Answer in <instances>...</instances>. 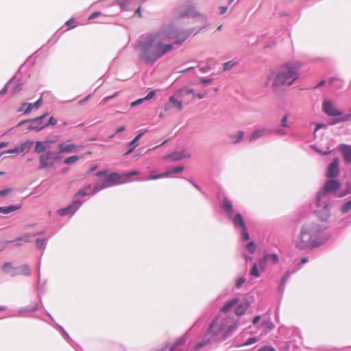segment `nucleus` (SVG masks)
<instances>
[{
    "label": "nucleus",
    "instance_id": "obj_47",
    "mask_svg": "<svg viewBox=\"0 0 351 351\" xmlns=\"http://www.w3.org/2000/svg\"><path fill=\"white\" fill-rule=\"evenodd\" d=\"M180 156L182 157V159L186 158H190L191 156V152L189 149H182V150L180 151Z\"/></svg>",
    "mask_w": 351,
    "mask_h": 351
},
{
    "label": "nucleus",
    "instance_id": "obj_46",
    "mask_svg": "<svg viewBox=\"0 0 351 351\" xmlns=\"http://www.w3.org/2000/svg\"><path fill=\"white\" fill-rule=\"evenodd\" d=\"M184 338H180L179 339H178L176 341V342L174 343V345H173L171 348H170V351H175L176 350V348L180 346V345H182L184 343Z\"/></svg>",
    "mask_w": 351,
    "mask_h": 351
},
{
    "label": "nucleus",
    "instance_id": "obj_57",
    "mask_svg": "<svg viewBox=\"0 0 351 351\" xmlns=\"http://www.w3.org/2000/svg\"><path fill=\"white\" fill-rule=\"evenodd\" d=\"M117 93H115V94H114V95H111V96H108V97H106L104 98V99H102V101H101V104H102V105H105V104H106V102H107L110 99H112V98H113V97H116V96H117Z\"/></svg>",
    "mask_w": 351,
    "mask_h": 351
},
{
    "label": "nucleus",
    "instance_id": "obj_20",
    "mask_svg": "<svg viewBox=\"0 0 351 351\" xmlns=\"http://www.w3.org/2000/svg\"><path fill=\"white\" fill-rule=\"evenodd\" d=\"M17 270L13 273H12V276H17V275H23L29 276L31 274V270L27 265H23L18 267H16Z\"/></svg>",
    "mask_w": 351,
    "mask_h": 351
},
{
    "label": "nucleus",
    "instance_id": "obj_7",
    "mask_svg": "<svg viewBox=\"0 0 351 351\" xmlns=\"http://www.w3.org/2000/svg\"><path fill=\"white\" fill-rule=\"evenodd\" d=\"M340 187V183L337 180H327L323 188L318 192L317 197L330 201V195Z\"/></svg>",
    "mask_w": 351,
    "mask_h": 351
},
{
    "label": "nucleus",
    "instance_id": "obj_29",
    "mask_svg": "<svg viewBox=\"0 0 351 351\" xmlns=\"http://www.w3.org/2000/svg\"><path fill=\"white\" fill-rule=\"evenodd\" d=\"M47 149V146L45 145V143L43 141H37L36 143V146L34 148V152L36 153H42Z\"/></svg>",
    "mask_w": 351,
    "mask_h": 351
},
{
    "label": "nucleus",
    "instance_id": "obj_48",
    "mask_svg": "<svg viewBox=\"0 0 351 351\" xmlns=\"http://www.w3.org/2000/svg\"><path fill=\"white\" fill-rule=\"evenodd\" d=\"M119 4L123 9H128L130 5L129 0H121L119 1Z\"/></svg>",
    "mask_w": 351,
    "mask_h": 351
},
{
    "label": "nucleus",
    "instance_id": "obj_4",
    "mask_svg": "<svg viewBox=\"0 0 351 351\" xmlns=\"http://www.w3.org/2000/svg\"><path fill=\"white\" fill-rule=\"evenodd\" d=\"M174 16L176 19L191 16L195 19L196 21L201 22L202 25L197 27L195 34H197L199 30L208 25L206 15L197 12L195 9V5L189 1L186 2L176 8L174 11Z\"/></svg>",
    "mask_w": 351,
    "mask_h": 351
},
{
    "label": "nucleus",
    "instance_id": "obj_35",
    "mask_svg": "<svg viewBox=\"0 0 351 351\" xmlns=\"http://www.w3.org/2000/svg\"><path fill=\"white\" fill-rule=\"evenodd\" d=\"M261 326L268 330H272L274 328V324L269 319H264L261 323Z\"/></svg>",
    "mask_w": 351,
    "mask_h": 351
},
{
    "label": "nucleus",
    "instance_id": "obj_60",
    "mask_svg": "<svg viewBox=\"0 0 351 351\" xmlns=\"http://www.w3.org/2000/svg\"><path fill=\"white\" fill-rule=\"evenodd\" d=\"M315 150L317 152H319V153H320L321 154H322L324 156H326V155H328V154H329L330 153V151H329V150L322 152V149H319L318 148H316V147H315Z\"/></svg>",
    "mask_w": 351,
    "mask_h": 351
},
{
    "label": "nucleus",
    "instance_id": "obj_6",
    "mask_svg": "<svg viewBox=\"0 0 351 351\" xmlns=\"http://www.w3.org/2000/svg\"><path fill=\"white\" fill-rule=\"evenodd\" d=\"M316 205L319 210L315 211L317 217L322 221H327L330 217L331 201L317 197Z\"/></svg>",
    "mask_w": 351,
    "mask_h": 351
},
{
    "label": "nucleus",
    "instance_id": "obj_44",
    "mask_svg": "<svg viewBox=\"0 0 351 351\" xmlns=\"http://www.w3.org/2000/svg\"><path fill=\"white\" fill-rule=\"evenodd\" d=\"M91 189V186L90 185H87L86 186H85L84 188L80 189L77 193L76 194V195H80V196H86L87 195H88V192H87V190H89Z\"/></svg>",
    "mask_w": 351,
    "mask_h": 351
},
{
    "label": "nucleus",
    "instance_id": "obj_10",
    "mask_svg": "<svg viewBox=\"0 0 351 351\" xmlns=\"http://www.w3.org/2000/svg\"><path fill=\"white\" fill-rule=\"evenodd\" d=\"M220 204L221 209L225 213L228 218L234 223L235 215L234 214L232 202L228 197L224 196L221 199H220Z\"/></svg>",
    "mask_w": 351,
    "mask_h": 351
},
{
    "label": "nucleus",
    "instance_id": "obj_9",
    "mask_svg": "<svg viewBox=\"0 0 351 351\" xmlns=\"http://www.w3.org/2000/svg\"><path fill=\"white\" fill-rule=\"evenodd\" d=\"M47 115V113H45L44 114L34 119L21 121L19 123V125H21L24 123H29V125L27 126V129L29 130L40 131L47 127V125H45L43 121Z\"/></svg>",
    "mask_w": 351,
    "mask_h": 351
},
{
    "label": "nucleus",
    "instance_id": "obj_8",
    "mask_svg": "<svg viewBox=\"0 0 351 351\" xmlns=\"http://www.w3.org/2000/svg\"><path fill=\"white\" fill-rule=\"evenodd\" d=\"M121 182V176L119 174H118L117 173H112L106 177L104 182L102 184H101V185L97 184L95 186L94 189H93L94 193H96L104 188L112 186H114L117 184H120Z\"/></svg>",
    "mask_w": 351,
    "mask_h": 351
},
{
    "label": "nucleus",
    "instance_id": "obj_55",
    "mask_svg": "<svg viewBox=\"0 0 351 351\" xmlns=\"http://www.w3.org/2000/svg\"><path fill=\"white\" fill-rule=\"evenodd\" d=\"M11 192H12V189L7 188L5 189L0 191V196L7 195L10 194Z\"/></svg>",
    "mask_w": 351,
    "mask_h": 351
},
{
    "label": "nucleus",
    "instance_id": "obj_1",
    "mask_svg": "<svg viewBox=\"0 0 351 351\" xmlns=\"http://www.w3.org/2000/svg\"><path fill=\"white\" fill-rule=\"evenodd\" d=\"M193 32V29H180L175 22L163 24L160 29L142 34L136 41V49L140 58L148 64H154L173 49V43H166L176 40L180 45Z\"/></svg>",
    "mask_w": 351,
    "mask_h": 351
},
{
    "label": "nucleus",
    "instance_id": "obj_12",
    "mask_svg": "<svg viewBox=\"0 0 351 351\" xmlns=\"http://www.w3.org/2000/svg\"><path fill=\"white\" fill-rule=\"evenodd\" d=\"M322 110L325 114L330 117L339 118L343 116V112L338 110L334 104L329 101H324L322 104Z\"/></svg>",
    "mask_w": 351,
    "mask_h": 351
},
{
    "label": "nucleus",
    "instance_id": "obj_24",
    "mask_svg": "<svg viewBox=\"0 0 351 351\" xmlns=\"http://www.w3.org/2000/svg\"><path fill=\"white\" fill-rule=\"evenodd\" d=\"M243 136H244V132L243 131H238L237 133L232 134L230 136V138H231L232 142L234 144H237L243 139Z\"/></svg>",
    "mask_w": 351,
    "mask_h": 351
},
{
    "label": "nucleus",
    "instance_id": "obj_27",
    "mask_svg": "<svg viewBox=\"0 0 351 351\" xmlns=\"http://www.w3.org/2000/svg\"><path fill=\"white\" fill-rule=\"evenodd\" d=\"M20 208L19 206H9L8 207H0V213L3 214H8L11 212L17 210Z\"/></svg>",
    "mask_w": 351,
    "mask_h": 351
},
{
    "label": "nucleus",
    "instance_id": "obj_21",
    "mask_svg": "<svg viewBox=\"0 0 351 351\" xmlns=\"http://www.w3.org/2000/svg\"><path fill=\"white\" fill-rule=\"evenodd\" d=\"M351 121V108L345 114L343 113V116L339 118H336L332 123V124H336L341 122H348Z\"/></svg>",
    "mask_w": 351,
    "mask_h": 351
},
{
    "label": "nucleus",
    "instance_id": "obj_15",
    "mask_svg": "<svg viewBox=\"0 0 351 351\" xmlns=\"http://www.w3.org/2000/svg\"><path fill=\"white\" fill-rule=\"evenodd\" d=\"M271 133V129L267 128H263L261 129H257L255 131H254L250 138V141L252 142L258 138H261L264 135L269 134Z\"/></svg>",
    "mask_w": 351,
    "mask_h": 351
},
{
    "label": "nucleus",
    "instance_id": "obj_16",
    "mask_svg": "<svg viewBox=\"0 0 351 351\" xmlns=\"http://www.w3.org/2000/svg\"><path fill=\"white\" fill-rule=\"evenodd\" d=\"M176 94L170 97L168 103L165 107V110H167L170 108H177L179 110L182 109V102L176 99Z\"/></svg>",
    "mask_w": 351,
    "mask_h": 351
},
{
    "label": "nucleus",
    "instance_id": "obj_50",
    "mask_svg": "<svg viewBox=\"0 0 351 351\" xmlns=\"http://www.w3.org/2000/svg\"><path fill=\"white\" fill-rule=\"evenodd\" d=\"M43 104L42 98H40L38 100H37L34 104H29L32 109L33 108H39Z\"/></svg>",
    "mask_w": 351,
    "mask_h": 351
},
{
    "label": "nucleus",
    "instance_id": "obj_19",
    "mask_svg": "<svg viewBox=\"0 0 351 351\" xmlns=\"http://www.w3.org/2000/svg\"><path fill=\"white\" fill-rule=\"evenodd\" d=\"M340 150L345 161L351 163V145H342Z\"/></svg>",
    "mask_w": 351,
    "mask_h": 351
},
{
    "label": "nucleus",
    "instance_id": "obj_62",
    "mask_svg": "<svg viewBox=\"0 0 351 351\" xmlns=\"http://www.w3.org/2000/svg\"><path fill=\"white\" fill-rule=\"evenodd\" d=\"M19 152V149L18 148H14V149L8 150L5 152H3L2 154H4V153L15 154V153H18Z\"/></svg>",
    "mask_w": 351,
    "mask_h": 351
},
{
    "label": "nucleus",
    "instance_id": "obj_28",
    "mask_svg": "<svg viewBox=\"0 0 351 351\" xmlns=\"http://www.w3.org/2000/svg\"><path fill=\"white\" fill-rule=\"evenodd\" d=\"M267 262L271 264H276L278 262L279 258L276 254H267L265 255Z\"/></svg>",
    "mask_w": 351,
    "mask_h": 351
},
{
    "label": "nucleus",
    "instance_id": "obj_51",
    "mask_svg": "<svg viewBox=\"0 0 351 351\" xmlns=\"http://www.w3.org/2000/svg\"><path fill=\"white\" fill-rule=\"evenodd\" d=\"M256 351H276V350L270 346H263Z\"/></svg>",
    "mask_w": 351,
    "mask_h": 351
},
{
    "label": "nucleus",
    "instance_id": "obj_30",
    "mask_svg": "<svg viewBox=\"0 0 351 351\" xmlns=\"http://www.w3.org/2000/svg\"><path fill=\"white\" fill-rule=\"evenodd\" d=\"M166 158L167 160H171V161H177L182 159V157L180 156V151L174 152L173 153L169 154L166 156Z\"/></svg>",
    "mask_w": 351,
    "mask_h": 351
},
{
    "label": "nucleus",
    "instance_id": "obj_49",
    "mask_svg": "<svg viewBox=\"0 0 351 351\" xmlns=\"http://www.w3.org/2000/svg\"><path fill=\"white\" fill-rule=\"evenodd\" d=\"M22 109L24 110L25 114H29L32 111V108L30 107L29 104L27 103H23L21 106Z\"/></svg>",
    "mask_w": 351,
    "mask_h": 351
},
{
    "label": "nucleus",
    "instance_id": "obj_39",
    "mask_svg": "<svg viewBox=\"0 0 351 351\" xmlns=\"http://www.w3.org/2000/svg\"><path fill=\"white\" fill-rule=\"evenodd\" d=\"M236 64L237 62L232 60L225 62L223 64V71L230 70Z\"/></svg>",
    "mask_w": 351,
    "mask_h": 351
},
{
    "label": "nucleus",
    "instance_id": "obj_23",
    "mask_svg": "<svg viewBox=\"0 0 351 351\" xmlns=\"http://www.w3.org/2000/svg\"><path fill=\"white\" fill-rule=\"evenodd\" d=\"M189 94H193V90L188 87H184L178 90L176 92V95L177 96V97H184V96Z\"/></svg>",
    "mask_w": 351,
    "mask_h": 351
},
{
    "label": "nucleus",
    "instance_id": "obj_26",
    "mask_svg": "<svg viewBox=\"0 0 351 351\" xmlns=\"http://www.w3.org/2000/svg\"><path fill=\"white\" fill-rule=\"evenodd\" d=\"M2 270L8 274H10L16 271L17 270L16 267H14L11 263H5L2 266Z\"/></svg>",
    "mask_w": 351,
    "mask_h": 351
},
{
    "label": "nucleus",
    "instance_id": "obj_59",
    "mask_svg": "<svg viewBox=\"0 0 351 351\" xmlns=\"http://www.w3.org/2000/svg\"><path fill=\"white\" fill-rule=\"evenodd\" d=\"M43 143H45V145L47 146V149H48L50 147L51 144L56 143V140L45 141H43Z\"/></svg>",
    "mask_w": 351,
    "mask_h": 351
},
{
    "label": "nucleus",
    "instance_id": "obj_34",
    "mask_svg": "<svg viewBox=\"0 0 351 351\" xmlns=\"http://www.w3.org/2000/svg\"><path fill=\"white\" fill-rule=\"evenodd\" d=\"M351 209V199L344 203L341 207V211L343 213H347Z\"/></svg>",
    "mask_w": 351,
    "mask_h": 351
},
{
    "label": "nucleus",
    "instance_id": "obj_17",
    "mask_svg": "<svg viewBox=\"0 0 351 351\" xmlns=\"http://www.w3.org/2000/svg\"><path fill=\"white\" fill-rule=\"evenodd\" d=\"M78 146H77L75 144L71 143V144H66V143H61L58 145V153L59 154H63V153H73L75 152L77 149Z\"/></svg>",
    "mask_w": 351,
    "mask_h": 351
},
{
    "label": "nucleus",
    "instance_id": "obj_56",
    "mask_svg": "<svg viewBox=\"0 0 351 351\" xmlns=\"http://www.w3.org/2000/svg\"><path fill=\"white\" fill-rule=\"evenodd\" d=\"M213 79L212 78H206V77H202L201 78V83L207 85L212 82Z\"/></svg>",
    "mask_w": 351,
    "mask_h": 351
},
{
    "label": "nucleus",
    "instance_id": "obj_64",
    "mask_svg": "<svg viewBox=\"0 0 351 351\" xmlns=\"http://www.w3.org/2000/svg\"><path fill=\"white\" fill-rule=\"evenodd\" d=\"M134 15L138 16V17H141V8L138 7L134 12Z\"/></svg>",
    "mask_w": 351,
    "mask_h": 351
},
{
    "label": "nucleus",
    "instance_id": "obj_52",
    "mask_svg": "<svg viewBox=\"0 0 351 351\" xmlns=\"http://www.w3.org/2000/svg\"><path fill=\"white\" fill-rule=\"evenodd\" d=\"M36 245L38 248L42 249L45 245V239H37L36 241Z\"/></svg>",
    "mask_w": 351,
    "mask_h": 351
},
{
    "label": "nucleus",
    "instance_id": "obj_38",
    "mask_svg": "<svg viewBox=\"0 0 351 351\" xmlns=\"http://www.w3.org/2000/svg\"><path fill=\"white\" fill-rule=\"evenodd\" d=\"M246 279L243 276L239 277L235 280V287L237 289H240L243 285L245 282Z\"/></svg>",
    "mask_w": 351,
    "mask_h": 351
},
{
    "label": "nucleus",
    "instance_id": "obj_43",
    "mask_svg": "<svg viewBox=\"0 0 351 351\" xmlns=\"http://www.w3.org/2000/svg\"><path fill=\"white\" fill-rule=\"evenodd\" d=\"M245 249L251 254H253L256 250V245L253 241H250L245 245Z\"/></svg>",
    "mask_w": 351,
    "mask_h": 351
},
{
    "label": "nucleus",
    "instance_id": "obj_13",
    "mask_svg": "<svg viewBox=\"0 0 351 351\" xmlns=\"http://www.w3.org/2000/svg\"><path fill=\"white\" fill-rule=\"evenodd\" d=\"M184 169V167L183 166H178L176 167H171L169 168L166 173H159L156 175H151L148 176L146 180H156L159 178H166L168 177L170 174L172 173H182Z\"/></svg>",
    "mask_w": 351,
    "mask_h": 351
},
{
    "label": "nucleus",
    "instance_id": "obj_53",
    "mask_svg": "<svg viewBox=\"0 0 351 351\" xmlns=\"http://www.w3.org/2000/svg\"><path fill=\"white\" fill-rule=\"evenodd\" d=\"M58 213L60 215H66V214H71V210L70 208H69V206H67L66 208H62V209H60Z\"/></svg>",
    "mask_w": 351,
    "mask_h": 351
},
{
    "label": "nucleus",
    "instance_id": "obj_54",
    "mask_svg": "<svg viewBox=\"0 0 351 351\" xmlns=\"http://www.w3.org/2000/svg\"><path fill=\"white\" fill-rule=\"evenodd\" d=\"M56 123H57V120L54 117H51L49 118V119L47 123H45V124L47 125V127L48 125H56Z\"/></svg>",
    "mask_w": 351,
    "mask_h": 351
},
{
    "label": "nucleus",
    "instance_id": "obj_2",
    "mask_svg": "<svg viewBox=\"0 0 351 351\" xmlns=\"http://www.w3.org/2000/svg\"><path fill=\"white\" fill-rule=\"evenodd\" d=\"M330 237L327 227L311 222L303 225L295 239V246L299 250L312 249L323 245Z\"/></svg>",
    "mask_w": 351,
    "mask_h": 351
},
{
    "label": "nucleus",
    "instance_id": "obj_45",
    "mask_svg": "<svg viewBox=\"0 0 351 351\" xmlns=\"http://www.w3.org/2000/svg\"><path fill=\"white\" fill-rule=\"evenodd\" d=\"M350 193H351V183L350 182H347L346 183V189L341 193V194L339 195V197L346 196V195H348Z\"/></svg>",
    "mask_w": 351,
    "mask_h": 351
},
{
    "label": "nucleus",
    "instance_id": "obj_3",
    "mask_svg": "<svg viewBox=\"0 0 351 351\" xmlns=\"http://www.w3.org/2000/svg\"><path fill=\"white\" fill-rule=\"evenodd\" d=\"M302 64L299 62H288L271 71L264 82L265 87H270L273 92H278L282 87L289 86L299 78Z\"/></svg>",
    "mask_w": 351,
    "mask_h": 351
},
{
    "label": "nucleus",
    "instance_id": "obj_37",
    "mask_svg": "<svg viewBox=\"0 0 351 351\" xmlns=\"http://www.w3.org/2000/svg\"><path fill=\"white\" fill-rule=\"evenodd\" d=\"M259 339L256 337H252L249 338L247 341H245L244 343H243L240 346H247L252 344H254L258 341Z\"/></svg>",
    "mask_w": 351,
    "mask_h": 351
},
{
    "label": "nucleus",
    "instance_id": "obj_22",
    "mask_svg": "<svg viewBox=\"0 0 351 351\" xmlns=\"http://www.w3.org/2000/svg\"><path fill=\"white\" fill-rule=\"evenodd\" d=\"M155 95H156V92L154 90L150 91L147 95L146 97H145L143 98L138 99L136 100L135 101H133V107L136 106H138V105L141 104L142 103H143L144 101L151 99Z\"/></svg>",
    "mask_w": 351,
    "mask_h": 351
},
{
    "label": "nucleus",
    "instance_id": "obj_18",
    "mask_svg": "<svg viewBox=\"0 0 351 351\" xmlns=\"http://www.w3.org/2000/svg\"><path fill=\"white\" fill-rule=\"evenodd\" d=\"M295 271H296V270H293L292 271H286L285 273V274L283 275V276L282 277V278L280 280L278 288V291L280 293H283L284 289H285V285H286L287 282L288 281V280L290 278L291 275L293 273H294Z\"/></svg>",
    "mask_w": 351,
    "mask_h": 351
},
{
    "label": "nucleus",
    "instance_id": "obj_32",
    "mask_svg": "<svg viewBox=\"0 0 351 351\" xmlns=\"http://www.w3.org/2000/svg\"><path fill=\"white\" fill-rule=\"evenodd\" d=\"M83 157H84V156H82L81 157H80L78 156H72L68 157L66 159H64V163L66 165L72 164V163H74V162L78 161L81 158H83Z\"/></svg>",
    "mask_w": 351,
    "mask_h": 351
},
{
    "label": "nucleus",
    "instance_id": "obj_42",
    "mask_svg": "<svg viewBox=\"0 0 351 351\" xmlns=\"http://www.w3.org/2000/svg\"><path fill=\"white\" fill-rule=\"evenodd\" d=\"M146 132V130H145L144 132H142L141 133H139L137 136H136L134 138H133V152L134 151V149L138 146V140L142 137V136L144 134V133Z\"/></svg>",
    "mask_w": 351,
    "mask_h": 351
},
{
    "label": "nucleus",
    "instance_id": "obj_63",
    "mask_svg": "<svg viewBox=\"0 0 351 351\" xmlns=\"http://www.w3.org/2000/svg\"><path fill=\"white\" fill-rule=\"evenodd\" d=\"M260 320H261V316L257 315V316L254 317L253 319V321H252L253 324L254 325L257 324L260 322Z\"/></svg>",
    "mask_w": 351,
    "mask_h": 351
},
{
    "label": "nucleus",
    "instance_id": "obj_11",
    "mask_svg": "<svg viewBox=\"0 0 351 351\" xmlns=\"http://www.w3.org/2000/svg\"><path fill=\"white\" fill-rule=\"evenodd\" d=\"M234 226L235 228H241V237L243 241H246L250 239V234L247 232V227L244 222L243 218L240 213L235 214L234 219Z\"/></svg>",
    "mask_w": 351,
    "mask_h": 351
},
{
    "label": "nucleus",
    "instance_id": "obj_5",
    "mask_svg": "<svg viewBox=\"0 0 351 351\" xmlns=\"http://www.w3.org/2000/svg\"><path fill=\"white\" fill-rule=\"evenodd\" d=\"M249 306L250 302L247 300H241L239 298H234L227 301L221 308L222 311H225L228 314H231L230 311L234 309V313L236 315L235 317L239 318V316L244 315Z\"/></svg>",
    "mask_w": 351,
    "mask_h": 351
},
{
    "label": "nucleus",
    "instance_id": "obj_14",
    "mask_svg": "<svg viewBox=\"0 0 351 351\" xmlns=\"http://www.w3.org/2000/svg\"><path fill=\"white\" fill-rule=\"evenodd\" d=\"M339 159L335 158L333 159L332 162L329 165L327 172H326V176L329 178H336L339 173Z\"/></svg>",
    "mask_w": 351,
    "mask_h": 351
},
{
    "label": "nucleus",
    "instance_id": "obj_36",
    "mask_svg": "<svg viewBox=\"0 0 351 351\" xmlns=\"http://www.w3.org/2000/svg\"><path fill=\"white\" fill-rule=\"evenodd\" d=\"M250 275L254 278H258L260 276V273L258 271V267L257 263H254L253 265V267L250 271Z\"/></svg>",
    "mask_w": 351,
    "mask_h": 351
},
{
    "label": "nucleus",
    "instance_id": "obj_61",
    "mask_svg": "<svg viewBox=\"0 0 351 351\" xmlns=\"http://www.w3.org/2000/svg\"><path fill=\"white\" fill-rule=\"evenodd\" d=\"M100 15H101V12H93L90 15V16L88 17V19L89 20L93 19Z\"/></svg>",
    "mask_w": 351,
    "mask_h": 351
},
{
    "label": "nucleus",
    "instance_id": "obj_40",
    "mask_svg": "<svg viewBox=\"0 0 351 351\" xmlns=\"http://www.w3.org/2000/svg\"><path fill=\"white\" fill-rule=\"evenodd\" d=\"M266 263L267 260L265 256L258 260V263H257L258 267H259L262 271H263L265 268Z\"/></svg>",
    "mask_w": 351,
    "mask_h": 351
},
{
    "label": "nucleus",
    "instance_id": "obj_31",
    "mask_svg": "<svg viewBox=\"0 0 351 351\" xmlns=\"http://www.w3.org/2000/svg\"><path fill=\"white\" fill-rule=\"evenodd\" d=\"M82 202L80 200L74 201L70 204L69 208L71 210V214H73L82 205Z\"/></svg>",
    "mask_w": 351,
    "mask_h": 351
},
{
    "label": "nucleus",
    "instance_id": "obj_33",
    "mask_svg": "<svg viewBox=\"0 0 351 351\" xmlns=\"http://www.w3.org/2000/svg\"><path fill=\"white\" fill-rule=\"evenodd\" d=\"M271 133H274L275 134H278L280 136H285L287 134V131L286 129L283 127L282 128H278L274 130H271Z\"/></svg>",
    "mask_w": 351,
    "mask_h": 351
},
{
    "label": "nucleus",
    "instance_id": "obj_58",
    "mask_svg": "<svg viewBox=\"0 0 351 351\" xmlns=\"http://www.w3.org/2000/svg\"><path fill=\"white\" fill-rule=\"evenodd\" d=\"M21 90H22V85L17 84L14 87L12 93H13V94H16V93L20 92Z\"/></svg>",
    "mask_w": 351,
    "mask_h": 351
},
{
    "label": "nucleus",
    "instance_id": "obj_25",
    "mask_svg": "<svg viewBox=\"0 0 351 351\" xmlns=\"http://www.w3.org/2000/svg\"><path fill=\"white\" fill-rule=\"evenodd\" d=\"M50 153H47L46 154L41 155L39 157L40 160V168H45L49 166L47 163V160L49 159Z\"/></svg>",
    "mask_w": 351,
    "mask_h": 351
},
{
    "label": "nucleus",
    "instance_id": "obj_41",
    "mask_svg": "<svg viewBox=\"0 0 351 351\" xmlns=\"http://www.w3.org/2000/svg\"><path fill=\"white\" fill-rule=\"evenodd\" d=\"M289 117V114H286L283 116V117L280 120V126L283 128H289V125L288 124V118Z\"/></svg>",
    "mask_w": 351,
    "mask_h": 351
}]
</instances>
